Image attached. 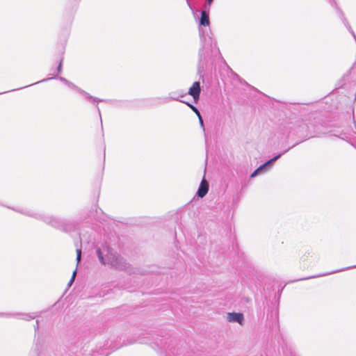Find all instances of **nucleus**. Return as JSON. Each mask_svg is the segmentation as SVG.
<instances>
[{"label": "nucleus", "mask_w": 356, "mask_h": 356, "mask_svg": "<svg viewBox=\"0 0 356 356\" xmlns=\"http://www.w3.org/2000/svg\"><path fill=\"white\" fill-rule=\"evenodd\" d=\"M186 2H187L188 6L189 7H191V4H190L189 1H188V0H186Z\"/></svg>", "instance_id": "24"}, {"label": "nucleus", "mask_w": 356, "mask_h": 356, "mask_svg": "<svg viewBox=\"0 0 356 356\" xmlns=\"http://www.w3.org/2000/svg\"><path fill=\"white\" fill-rule=\"evenodd\" d=\"M209 10L204 8L201 11V17L200 19V26H209L210 24L209 21Z\"/></svg>", "instance_id": "8"}, {"label": "nucleus", "mask_w": 356, "mask_h": 356, "mask_svg": "<svg viewBox=\"0 0 356 356\" xmlns=\"http://www.w3.org/2000/svg\"><path fill=\"white\" fill-rule=\"evenodd\" d=\"M209 191V184L208 182L203 179L200 183L199 188L197 192V195L200 197H203L206 195Z\"/></svg>", "instance_id": "9"}, {"label": "nucleus", "mask_w": 356, "mask_h": 356, "mask_svg": "<svg viewBox=\"0 0 356 356\" xmlns=\"http://www.w3.org/2000/svg\"><path fill=\"white\" fill-rule=\"evenodd\" d=\"M81 250L78 248L76 249V261L79 264L81 261Z\"/></svg>", "instance_id": "13"}, {"label": "nucleus", "mask_w": 356, "mask_h": 356, "mask_svg": "<svg viewBox=\"0 0 356 356\" xmlns=\"http://www.w3.org/2000/svg\"><path fill=\"white\" fill-rule=\"evenodd\" d=\"M62 62H63V59L60 60V61L58 64V66L57 67V72L58 73L61 72V70H62Z\"/></svg>", "instance_id": "17"}, {"label": "nucleus", "mask_w": 356, "mask_h": 356, "mask_svg": "<svg viewBox=\"0 0 356 356\" xmlns=\"http://www.w3.org/2000/svg\"><path fill=\"white\" fill-rule=\"evenodd\" d=\"M354 267H356V266H354L353 267H347V268H343V269L336 270H334L332 272L323 273L322 275H313V276H310V277H308L301 278V279L297 280V281L305 280H309V279H312V278H316V277H321V276H326V275H330V274H332V273H338V272L344 270L346 269H349V268H354Z\"/></svg>", "instance_id": "12"}, {"label": "nucleus", "mask_w": 356, "mask_h": 356, "mask_svg": "<svg viewBox=\"0 0 356 356\" xmlns=\"http://www.w3.org/2000/svg\"><path fill=\"white\" fill-rule=\"evenodd\" d=\"M198 117V119H200V116H202L200 111H198V113L196 114Z\"/></svg>", "instance_id": "23"}, {"label": "nucleus", "mask_w": 356, "mask_h": 356, "mask_svg": "<svg viewBox=\"0 0 356 356\" xmlns=\"http://www.w3.org/2000/svg\"><path fill=\"white\" fill-rule=\"evenodd\" d=\"M38 316L37 312L33 313H0V317H15L26 321L35 319Z\"/></svg>", "instance_id": "5"}, {"label": "nucleus", "mask_w": 356, "mask_h": 356, "mask_svg": "<svg viewBox=\"0 0 356 356\" xmlns=\"http://www.w3.org/2000/svg\"><path fill=\"white\" fill-rule=\"evenodd\" d=\"M13 209L27 216L41 220L44 223L58 229H60L64 232H68L71 229V225L70 224V222L65 219H63L47 213L33 212L32 211L17 210L15 209Z\"/></svg>", "instance_id": "2"}, {"label": "nucleus", "mask_w": 356, "mask_h": 356, "mask_svg": "<svg viewBox=\"0 0 356 356\" xmlns=\"http://www.w3.org/2000/svg\"><path fill=\"white\" fill-rule=\"evenodd\" d=\"M291 147H289V149L284 150V152H282V153L277 154V156H274L273 158H272L271 159L267 161L266 162H265L264 164L261 165L258 168H257L250 175V177L251 178H253V177H255L256 176H257L259 174H261V173H263V172H266L267 170H268L269 169H270L272 168V166L273 165L274 163L279 159L281 157V156L284 154H285Z\"/></svg>", "instance_id": "4"}, {"label": "nucleus", "mask_w": 356, "mask_h": 356, "mask_svg": "<svg viewBox=\"0 0 356 356\" xmlns=\"http://www.w3.org/2000/svg\"><path fill=\"white\" fill-rule=\"evenodd\" d=\"M199 121H200V126L204 129V122H203L202 116H200Z\"/></svg>", "instance_id": "20"}, {"label": "nucleus", "mask_w": 356, "mask_h": 356, "mask_svg": "<svg viewBox=\"0 0 356 356\" xmlns=\"http://www.w3.org/2000/svg\"><path fill=\"white\" fill-rule=\"evenodd\" d=\"M185 95H186L185 93H182L179 96H177V97H168L165 98L164 99L166 102H168V101H178V102H181L185 103V102L182 101L180 99V97H183ZM186 104L195 113V114H197L198 113L199 110L195 106L192 105L190 103H186Z\"/></svg>", "instance_id": "10"}, {"label": "nucleus", "mask_w": 356, "mask_h": 356, "mask_svg": "<svg viewBox=\"0 0 356 356\" xmlns=\"http://www.w3.org/2000/svg\"><path fill=\"white\" fill-rule=\"evenodd\" d=\"M213 0H207L206 3L204 4V8L210 9L211 5L213 3Z\"/></svg>", "instance_id": "14"}, {"label": "nucleus", "mask_w": 356, "mask_h": 356, "mask_svg": "<svg viewBox=\"0 0 356 356\" xmlns=\"http://www.w3.org/2000/svg\"><path fill=\"white\" fill-rule=\"evenodd\" d=\"M38 329H39V325H38V321H37L36 324L35 325V331L36 332Z\"/></svg>", "instance_id": "21"}, {"label": "nucleus", "mask_w": 356, "mask_h": 356, "mask_svg": "<svg viewBox=\"0 0 356 356\" xmlns=\"http://www.w3.org/2000/svg\"><path fill=\"white\" fill-rule=\"evenodd\" d=\"M59 79L63 82L65 84H66L67 86V84L69 83L70 81L67 80L64 77H62V76H60L59 77Z\"/></svg>", "instance_id": "18"}, {"label": "nucleus", "mask_w": 356, "mask_h": 356, "mask_svg": "<svg viewBox=\"0 0 356 356\" xmlns=\"http://www.w3.org/2000/svg\"><path fill=\"white\" fill-rule=\"evenodd\" d=\"M67 86L70 87V88L72 89H74L75 90H76L77 92H79L80 94L83 95V97L88 101H90V102H103L104 100L103 99H100L97 97H92V95H90L89 93H88L87 92H86L85 90H82L81 88H79L78 86H76L75 84H74L72 82H69V83L67 84Z\"/></svg>", "instance_id": "7"}, {"label": "nucleus", "mask_w": 356, "mask_h": 356, "mask_svg": "<svg viewBox=\"0 0 356 356\" xmlns=\"http://www.w3.org/2000/svg\"><path fill=\"white\" fill-rule=\"evenodd\" d=\"M201 92V85L200 81H195L189 88L188 94L193 97L194 102L197 103Z\"/></svg>", "instance_id": "6"}, {"label": "nucleus", "mask_w": 356, "mask_h": 356, "mask_svg": "<svg viewBox=\"0 0 356 356\" xmlns=\"http://www.w3.org/2000/svg\"><path fill=\"white\" fill-rule=\"evenodd\" d=\"M202 47L199 50L198 74L203 79L202 72L209 63H212L213 57L220 54L216 42L211 36L210 29L199 27Z\"/></svg>", "instance_id": "1"}, {"label": "nucleus", "mask_w": 356, "mask_h": 356, "mask_svg": "<svg viewBox=\"0 0 356 356\" xmlns=\"http://www.w3.org/2000/svg\"><path fill=\"white\" fill-rule=\"evenodd\" d=\"M76 270H75L74 272H73V274H72V278L71 280H70L69 283H68V285H71L72 284V282H74V277H75V275H76Z\"/></svg>", "instance_id": "16"}, {"label": "nucleus", "mask_w": 356, "mask_h": 356, "mask_svg": "<svg viewBox=\"0 0 356 356\" xmlns=\"http://www.w3.org/2000/svg\"><path fill=\"white\" fill-rule=\"evenodd\" d=\"M50 79H51V78L44 79H42V81H38V82H36V83H33V84H30V85H29V86H33V85H35V84L39 83H40V82H44V81H47L49 80ZM26 87H28V86H27Z\"/></svg>", "instance_id": "19"}, {"label": "nucleus", "mask_w": 356, "mask_h": 356, "mask_svg": "<svg viewBox=\"0 0 356 356\" xmlns=\"http://www.w3.org/2000/svg\"><path fill=\"white\" fill-rule=\"evenodd\" d=\"M96 252L99 261L103 265L108 264L115 269L119 270H126L129 268V264L127 263L126 260L116 253L108 252L106 259H104L103 253L99 247L96 248Z\"/></svg>", "instance_id": "3"}, {"label": "nucleus", "mask_w": 356, "mask_h": 356, "mask_svg": "<svg viewBox=\"0 0 356 356\" xmlns=\"http://www.w3.org/2000/svg\"><path fill=\"white\" fill-rule=\"evenodd\" d=\"M97 111L99 113V117H101V112H100V109H99L98 105H97ZM100 119L102 120V118H100Z\"/></svg>", "instance_id": "22"}, {"label": "nucleus", "mask_w": 356, "mask_h": 356, "mask_svg": "<svg viewBox=\"0 0 356 356\" xmlns=\"http://www.w3.org/2000/svg\"><path fill=\"white\" fill-rule=\"evenodd\" d=\"M286 356H296L295 353L292 351L291 349L287 350V353H285Z\"/></svg>", "instance_id": "15"}, {"label": "nucleus", "mask_w": 356, "mask_h": 356, "mask_svg": "<svg viewBox=\"0 0 356 356\" xmlns=\"http://www.w3.org/2000/svg\"><path fill=\"white\" fill-rule=\"evenodd\" d=\"M228 320L230 322H237L240 324H242L243 321V315L241 313H229Z\"/></svg>", "instance_id": "11"}]
</instances>
